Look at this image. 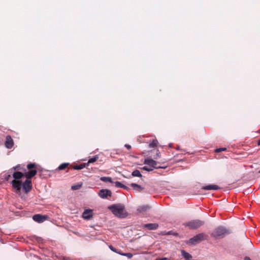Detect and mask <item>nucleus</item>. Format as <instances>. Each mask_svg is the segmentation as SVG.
<instances>
[{
  "mask_svg": "<svg viewBox=\"0 0 260 260\" xmlns=\"http://www.w3.org/2000/svg\"><path fill=\"white\" fill-rule=\"evenodd\" d=\"M36 164L35 163H30L27 165V168L29 170H34V169H35L36 168Z\"/></svg>",
  "mask_w": 260,
  "mask_h": 260,
  "instance_id": "obj_24",
  "label": "nucleus"
},
{
  "mask_svg": "<svg viewBox=\"0 0 260 260\" xmlns=\"http://www.w3.org/2000/svg\"><path fill=\"white\" fill-rule=\"evenodd\" d=\"M142 169L144 170H145V171H147L148 172L151 171L153 170V169L152 168L150 167V166H149V167L144 166Z\"/></svg>",
  "mask_w": 260,
  "mask_h": 260,
  "instance_id": "obj_27",
  "label": "nucleus"
},
{
  "mask_svg": "<svg viewBox=\"0 0 260 260\" xmlns=\"http://www.w3.org/2000/svg\"><path fill=\"white\" fill-rule=\"evenodd\" d=\"M125 147L128 150H129L131 148V146L129 144H125Z\"/></svg>",
  "mask_w": 260,
  "mask_h": 260,
  "instance_id": "obj_32",
  "label": "nucleus"
},
{
  "mask_svg": "<svg viewBox=\"0 0 260 260\" xmlns=\"http://www.w3.org/2000/svg\"><path fill=\"white\" fill-rule=\"evenodd\" d=\"M219 188L220 187L218 185L214 184H210L202 187V189L204 190H218Z\"/></svg>",
  "mask_w": 260,
  "mask_h": 260,
  "instance_id": "obj_14",
  "label": "nucleus"
},
{
  "mask_svg": "<svg viewBox=\"0 0 260 260\" xmlns=\"http://www.w3.org/2000/svg\"><path fill=\"white\" fill-rule=\"evenodd\" d=\"M98 159H99V156L96 155L94 156L93 157L90 158L88 160V164L93 163V162L96 161Z\"/></svg>",
  "mask_w": 260,
  "mask_h": 260,
  "instance_id": "obj_25",
  "label": "nucleus"
},
{
  "mask_svg": "<svg viewBox=\"0 0 260 260\" xmlns=\"http://www.w3.org/2000/svg\"><path fill=\"white\" fill-rule=\"evenodd\" d=\"M156 260H168V258L167 257H163L160 259H156Z\"/></svg>",
  "mask_w": 260,
  "mask_h": 260,
  "instance_id": "obj_33",
  "label": "nucleus"
},
{
  "mask_svg": "<svg viewBox=\"0 0 260 260\" xmlns=\"http://www.w3.org/2000/svg\"><path fill=\"white\" fill-rule=\"evenodd\" d=\"M115 183V186L117 187L122 188L126 190L128 189V187H127L126 186H125V185H124L123 184L121 183L119 181H116Z\"/></svg>",
  "mask_w": 260,
  "mask_h": 260,
  "instance_id": "obj_20",
  "label": "nucleus"
},
{
  "mask_svg": "<svg viewBox=\"0 0 260 260\" xmlns=\"http://www.w3.org/2000/svg\"><path fill=\"white\" fill-rule=\"evenodd\" d=\"M132 176H134V177H141L142 176V174H141L140 171L138 170H136L135 171H134L133 172H132Z\"/></svg>",
  "mask_w": 260,
  "mask_h": 260,
  "instance_id": "obj_22",
  "label": "nucleus"
},
{
  "mask_svg": "<svg viewBox=\"0 0 260 260\" xmlns=\"http://www.w3.org/2000/svg\"><path fill=\"white\" fill-rule=\"evenodd\" d=\"M16 168H17V167H14V168H13L14 170L16 169Z\"/></svg>",
  "mask_w": 260,
  "mask_h": 260,
  "instance_id": "obj_38",
  "label": "nucleus"
},
{
  "mask_svg": "<svg viewBox=\"0 0 260 260\" xmlns=\"http://www.w3.org/2000/svg\"><path fill=\"white\" fill-rule=\"evenodd\" d=\"M100 179L102 181H104L105 182H111V183L113 182L111 178H110L109 177H102Z\"/></svg>",
  "mask_w": 260,
  "mask_h": 260,
  "instance_id": "obj_23",
  "label": "nucleus"
},
{
  "mask_svg": "<svg viewBox=\"0 0 260 260\" xmlns=\"http://www.w3.org/2000/svg\"><path fill=\"white\" fill-rule=\"evenodd\" d=\"M120 254L122 255L126 256L128 258H131L133 257V254L131 253H123L120 252Z\"/></svg>",
  "mask_w": 260,
  "mask_h": 260,
  "instance_id": "obj_26",
  "label": "nucleus"
},
{
  "mask_svg": "<svg viewBox=\"0 0 260 260\" xmlns=\"http://www.w3.org/2000/svg\"><path fill=\"white\" fill-rule=\"evenodd\" d=\"M205 240V235L203 233L199 234L193 237L190 238L188 242H186L187 244H190L191 245H196L201 241H203Z\"/></svg>",
  "mask_w": 260,
  "mask_h": 260,
  "instance_id": "obj_5",
  "label": "nucleus"
},
{
  "mask_svg": "<svg viewBox=\"0 0 260 260\" xmlns=\"http://www.w3.org/2000/svg\"><path fill=\"white\" fill-rule=\"evenodd\" d=\"M181 252L182 256L185 259V260H191L192 257L191 254L184 250H182Z\"/></svg>",
  "mask_w": 260,
  "mask_h": 260,
  "instance_id": "obj_15",
  "label": "nucleus"
},
{
  "mask_svg": "<svg viewBox=\"0 0 260 260\" xmlns=\"http://www.w3.org/2000/svg\"><path fill=\"white\" fill-rule=\"evenodd\" d=\"M144 164L148 165L150 167L154 169H158V168H165L166 167L157 166V163L156 161L152 159H147L144 161Z\"/></svg>",
  "mask_w": 260,
  "mask_h": 260,
  "instance_id": "obj_7",
  "label": "nucleus"
},
{
  "mask_svg": "<svg viewBox=\"0 0 260 260\" xmlns=\"http://www.w3.org/2000/svg\"><path fill=\"white\" fill-rule=\"evenodd\" d=\"M81 185H76L72 186V189L73 190L79 189L81 187Z\"/></svg>",
  "mask_w": 260,
  "mask_h": 260,
  "instance_id": "obj_30",
  "label": "nucleus"
},
{
  "mask_svg": "<svg viewBox=\"0 0 260 260\" xmlns=\"http://www.w3.org/2000/svg\"><path fill=\"white\" fill-rule=\"evenodd\" d=\"M10 177H11V175H8L7 176V177H6V180H8V179H9V178H10Z\"/></svg>",
  "mask_w": 260,
  "mask_h": 260,
  "instance_id": "obj_36",
  "label": "nucleus"
},
{
  "mask_svg": "<svg viewBox=\"0 0 260 260\" xmlns=\"http://www.w3.org/2000/svg\"><path fill=\"white\" fill-rule=\"evenodd\" d=\"M150 209V207L148 205H143L139 207L137 211L139 212H143L146 211Z\"/></svg>",
  "mask_w": 260,
  "mask_h": 260,
  "instance_id": "obj_17",
  "label": "nucleus"
},
{
  "mask_svg": "<svg viewBox=\"0 0 260 260\" xmlns=\"http://www.w3.org/2000/svg\"><path fill=\"white\" fill-rule=\"evenodd\" d=\"M130 185L135 190H137L139 192L142 191L143 189H144V187H142L141 185L136 184V183H131Z\"/></svg>",
  "mask_w": 260,
  "mask_h": 260,
  "instance_id": "obj_16",
  "label": "nucleus"
},
{
  "mask_svg": "<svg viewBox=\"0 0 260 260\" xmlns=\"http://www.w3.org/2000/svg\"><path fill=\"white\" fill-rule=\"evenodd\" d=\"M109 247L113 252H115L117 253L120 254V251H118L115 248H114L113 246L109 245Z\"/></svg>",
  "mask_w": 260,
  "mask_h": 260,
  "instance_id": "obj_28",
  "label": "nucleus"
},
{
  "mask_svg": "<svg viewBox=\"0 0 260 260\" xmlns=\"http://www.w3.org/2000/svg\"><path fill=\"white\" fill-rule=\"evenodd\" d=\"M172 231H169V232L164 234V235H171V234H172Z\"/></svg>",
  "mask_w": 260,
  "mask_h": 260,
  "instance_id": "obj_35",
  "label": "nucleus"
},
{
  "mask_svg": "<svg viewBox=\"0 0 260 260\" xmlns=\"http://www.w3.org/2000/svg\"><path fill=\"white\" fill-rule=\"evenodd\" d=\"M93 210L91 209H86L82 213V217L84 219L89 220L93 216Z\"/></svg>",
  "mask_w": 260,
  "mask_h": 260,
  "instance_id": "obj_10",
  "label": "nucleus"
},
{
  "mask_svg": "<svg viewBox=\"0 0 260 260\" xmlns=\"http://www.w3.org/2000/svg\"><path fill=\"white\" fill-rule=\"evenodd\" d=\"M14 143L12 137L8 135L6 136L5 145L8 149H11L14 146Z\"/></svg>",
  "mask_w": 260,
  "mask_h": 260,
  "instance_id": "obj_9",
  "label": "nucleus"
},
{
  "mask_svg": "<svg viewBox=\"0 0 260 260\" xmlns=\"http://www.w3.org/2000/svg\"><path fill=\"white\" fill-rule=\"evenodd\" d=\"M156 156L154 157L155 159H157L158 157H160V152H159V151L158 150H157V153L156 154Z\"/></svg>",
  "mask_w": 260,
  "mask_h": 260,
  "instance_id": "obj_31",
  "label": "nucleus"
},
{
  "mask_svg": "<svg viewBox=\"0 0 260 260\" xmlns=\"http://www.w3.org/2000/svg\"><path fill=\"white\" fill-rule=\"evenodd\" d=\"M259 173H260V171H259Z\"/></svg>",
  "mask_w": 260,
  "mask_h": 260,
  "instance_id": "obj_39",
  "label": "nucleus"
},
{
  "mask_svg": "<svg viewBox=\"0 0 260 260\" xmlns=\"http://www.w3.org/2000/svg\"><path fill=\"white\" fill-rule=\"evenodd\" d=\"M244 260H251L250 257L248 256H245L244 258Z\"/></svg>",
  "mask_w": 260,
  "mask_h": 260,
  "instance_id": "obj_34",
  "label": "nucleus"
},
{
  "mask_svg": "<svg viewBox=\"0 0 260 260\" xmlns=\"http://www.w3.org/2000/svg\"><path fill=\"white\" fill-rule=\"evenodd\" d=\"M37 173V170L36 169L29 170L28 172L24 173V177L26 178V179L31 180V179L35 176Z\"/></svg>",
  "mask_w": 260,
  "mask_h": 260,
  "instance_id": "obj_13",
  "label": "nucleus"
},
{
  "mask_svg": "<svg viewBox=\"0 0 260 260\" xmlns=\"http://www.w3.org/2000/svg\"><path fill=\"white\" fill-rule=\"evenodd\" d=\"M257 145H258V146L260 145V139L257 142Z\"/></svg>",
  "mask_w": 260,
  "mask_h": 260,
  "instance_id": "obj_37",
  "label": "nucleus"
},
{
  "mask_svg": "<svg viewBox=\"0 0 260 260\" xmlns=\"http://www.w3.org/2000/svg\"><path fill=\"white\" fill-rule=\"evenodd\" d=\"M69 165V163L64 162L60 164L56 169L57 170H63L66 169Z\"/></svg>",
  "mask_w": 260,
  "mask_h": 260,
  "instance_id": "obj_19",
  "label": "nucleus"
},
{
  "mask_svg": "<svg viewBox=\"0 0 260 260\" xmlns=\"http://www.w3.org/2000/svg\"><path fill=\"white\" fill-rule=\"evenodd\" d=\"M204 224V221L199 220L195 219L192 220L190 221L184 223V225L188 227L190 229L194 230L197 229Z\"/></svg>",
  "mask_w": 260,
  "mask_h": 260,
  "instance_id": "obj_4",
  "label": "nucleus"
},
{
  "mask_svg": "<svg viewBox=\"0 0 260 260\" xmlns=\"http://www.w3.org/2000/svg\"><path fill=\"white\" fill-rule=\"evenodd\" d=\"M111 212L116 216L120 218H124L127 215L125 210V207L122 204H115L109 207Z\"/></svg>",
  "mask_w": 260,
  "mask_h": 260,
  "instance_id": "obj_1",
  "label": "nucleus"
},
{
  "mask_svg": "<svg viewBox=\"0 0 260 260\" xmlns=\"http://www.w3.org/2000/svg\"><path fill=\"white\" fill-rule=\"evenodd\" d=\"M21 187H22L23 190L25 193H28L32 187L31 180L26 179V180L22 183Z\"/></svg>",
  "mask_w": 260,
  "mask_h": 260,
  "instance_id": "obj_6",
  "label": "nucleus"
},
{
  "mask_svg": "<svg viewBox=\"0 0 260 260\" xmlns=\"http://www.w3.org/2000/svg\"><path fill=\"white\" fill-rule=\"evenodd\" d=\"M86 167L85 164H82L80 165H75L73 166V168L74 170H81Z\"/></svg>",
  "mask_w": 260,
  "mask_h": 260,
  "instance_id": "obj_21",
  "label": "nucleus"
},
{
  "mask_svg": "<svg viewBox=\"0 0 260 260\" xmlns=\"http://www.w3.org/2000/svg\"><path fill=\"white\" fill-rule=\"evenodd\" d=\"M23 177H24V173L20 172H15L13 174V177L14 178V180L12 181L11 184L12 187L18 192H20L22 185V182L19 180V179Z\"/></svg>",
  "mask_w": 260,
  "mask_h": 260,
  "instance_id": "obj_3",
  "label": "nucleus"
},
{
  "mask_svg": "<svg viewBox=\"0 0 260 260\" xmlns=\"http://www.w3.org/2000/svg\"><path fill=\"white\" fill-rule=\"evenodd\" d=\"M226 150V148H220L216 149L215 150V152L217 153H218V152H220L223 151H225Z\"/></svg>",
  "mask_w": 260,
  "mask_h": 260,
  "instance_id": "obj_29",
  "label": "nucleus"
},
{
  "mask_svg": "<svg viewBox=\"0 0 260 260\" xmlns=\"http://www.w3.org/2000/svg\"><path fill=\"white\" fill-rule=\"evenodd\" d=\"M158 144V141L156 139H153L152 141H150L149 143V148H155L157 146Z\"/></svg>",
  "mask_w": 260,
  "mask_h": 260,
  "instance_id": "obj_18",
  "label": "nucleus"
},
{
  "mask_svg": "<svg viewBox=\"0 0 260 260\" xmlns=\"http://www.w3.org/2000/svg\"><path fill=\"white\" fill-rule=\"evenodd\" d=\"M98 194L101 198L106 199L108 197H111L112 192L109 189H102L99 191Z\"/></svg>",
  "mask_w": 260,
  "mask_h": 260,
  "instance_id": "obj_8",
  "label": "nucleus"
},
{
  "mask_svg": "<svg viewBox=\"0 0 260 260\" xmlns=\"http://www.w3.org/2000/svg\"><path fill=\"white\" fill-rule=\"evenodd\" d=\"M230 234L228 229L224 226H219L216 228L212 232L211 236L215 239H219L223 238L226 235Z\"/></svg>",
  "mask_w": 260,
  "mask_h": 260,
  "instance_id": "obj_2",
  "label": "nucleus"
},
{
  "mask_svg": "<svg viewBox=\"0 0 260 260\" xmlns=\"http://www.w3.org/2000/svg\"><path fill=\"white\" fill-rule=\"evenodd\" d=\"M158 228V224L156 223L144 224L142 225V229L146 228L149 230H156Z\"/></svg>",
  "mask_w": 260,
  "mask_h": 260,
  "instance_id": "obj_11",
  "label": "nucleus"
},
{
  "mask_svg": "<svg viewBox=\"0 0 260 260\" xmlns=\"http://www.w3.org/2000/svg\"><path fill=\"white\" fill-rule=\"evenodd\" d=\"M47 218V216L45 215H42L41 214H36L33 216L32 219L38 222L41 223L43 222L45 220H46Z\"/></svg>",
  "mask_w": 260,
  "mask_h": 260,
  "instance_id": "obj_12",
  "label": "nucleus"
}]
</instances>
